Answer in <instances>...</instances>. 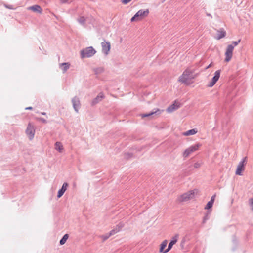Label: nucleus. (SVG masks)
<instances>
[{"label": "nucleus", "instance_id": "f257e3e1", "mask_svg": "<svg viewBox=\"0 0 253 253\" xmlns=\"http://www.w3.org/2000/svg\"><path fill=\"white\" fill-rule=\"evenodd\" d=\"M199 73L197 69L190 66L186 68L182 74L178 77V81L186 85H190L194 82V80L198 77Z\"/></svg>", "mask_w": 253, "mask_h": 253}, {"label": "nucleus", "instance_id": "f03ea898", "mask_svg": "<svg viewBox=\"0 0 253 253\" xmlns=\"http://www.w3.org/2000/svg\"><path fill=\"white\" fill-rule=\"evenodd\" d=\"M199 191L198 189H195L185 192L177 198V200L179 202L188 201L193 199L196 195H198Z\"/></svg>", "mask_w": 253, "mask_h": 253}, {"label": "nucleus", "instance_id": "7ed1b4c3", "mask_svg": "<svg viewBox=\"0 0 253 253\" xmlns=\"http://www.w3.org/2000/svg\"><path fill=\"white\" fill-rule=\"evenodd\" d=\"M241 40L239 39L237 41H234L232 42V44H229L227 46L226 51L225 53V58L224 61L226 62H229L232 58L233 50L234 47L238 45L240 42Z\"/></svg>", "mask_w": 253, "mask_h": 253}, {"label": "nucleus", "instance_id": "20e7f679", "mask_svg": "<svg viewBox=\"0 0 253 253\" xmlns=\"http://www.w3.org/2000/svg\"><path fill=\"white\" fill-rule=\"evenodd\" d=\"M149 13V11L148 9L140 10L131 18L130 21L132 22L140 21L146 17Z\"/></svg>", "mask_w": 253, "mask_h": 253}, {"label": "nucleus", "instance_id": "39448f33", "mask_svg": "<svg viewBox=\"0 0 253 253\" xmlns=\"http://www.w3.org/2000/svg\"><path fill=\"white\" fill-rule=\"evenodd\" d=\"M95 53V50L92 46H90L82 50L81 51V56L82 58H88L92 56Z\"/></svg>", "mask_w": 253, "mask_h": 253}, {"label": "nucleus", "instance_id": "423d86ee", "mask_svg": "<svg viewBox=\"0 0 253 253\" xmlns=\"http://www.w3.org/2000/svg\"><path fill=\"white\" fill-rule=\"evenodd\" d=\"M201 146V144L199 143L191 146L184 151L183 156L185 158L188 157L191 153L198 150Z\"/></svg>", "mask_w": 253, "mask_h": 253}, {"label": "nucleus", "instance_id": "0eeeda50", "mask_svg": "<svg viewBox=\"0 0 253 253\" xmlns=\"http://www.w3.org/2000/svg\"><path fill=\"white\" fill-rule=\"evenodd\" d=\"M246 162V157H245L242 161H241L237 168L236 170V174L237 175H242V172L245 169V165Z\"/></svg>", "mask_w": 253, "mask_h": 253}, {"label": "nucleus", "instance_id": "6e6552de", "mask_svg": "<svg viewBox=\"0 0 253 253\" xmlns=\"http://www.w3.org/2000/svg\"><path fill=\"white\" fill-rule=\"evenodd\" d=\"M220 73H221V70H218L215 71V72L214 74V76L212 78L211 81H210L208 85V87H212L219 80L220 76Z\"/></svg>", "mask_w": 253, "mask_h": 253}, {"label": "nucleus", "instance_id": "1a4fd4ad", "mask_svg": "<svg viewBox=\"0 0 253 253\" xmlns=\"http://www.w3.org/2000/svg\"><path fill=\"white\" fill-rule=\"evenodd\" d=\"M26 132L30 139H32L34 138L35 135V129L33 126L30 123L28 124Z\"/></svg>", "mask_w": 253, "mask_h": 253}, {"label": "nucleus", "instance_id": "9d476101", "mask_svg": "<svg viewBox=\"0 0 253 253\" xmlns=\"http://www.w3.org/2000/svg\"><path fill=\"white\" fill-rule=\"evenodd\" d=\"M101 46L102 48V52L107 55L111 48V44L110 42L104 41L101 43Z\"/></svg>", "mask_w": 253, "mask_h": 253}, {"label": "nucleus", "instance_id": "9b49d317", "mask_svg": "<svg viewBox=\"0 0 253 253\" xmlns=\"http://www.w3.org/2000/svg\"><path fill=\"white\" fill-rule=\"evenodd\" d=\"M124 224L122 223H120L116 227L115 229L111 230L109 233L108 236L107 237V238L109 237L110 236L114 235L120 231L121 229L124 227Z\"/></svg>", "mask_w": 253, "mask_h": 253}, {"label": "nucleus", "instance_id": "f8f14e48", "mask_svg": "<svg viewBox=\"0 0 253 253\" xmlns=\"http://www.w3.org/2000/svg\"><path fill=\"white\" fill-rule=\"evenodd\" d=\"M179 107V104L178 103L175 102L173 104L171 105L167 109V111L168 113H171L173 111L177 110Z\"/></svg>", "mask_w": 253, "mask_h": 253}, {"label": "nucleus", "instance_id": "ddd939ff", "mask_svg": "<svg viewBox=\"0 0 253 253\" xmlns=\"http://www.w3.org/2000/svg\"><path fill=\"white\" fill-rule=\"evenodd\" d=\"M177 241V236H174L173 237L172 240L170 241V242L169 243L168 245V248L167 249L165 250V252H164V253H166L168 252L172 247L173 245L175 244Z\"/></svg>", "mask_w": 253, "mask_h": 253}, {"label": "nucleus", "instance_id": "4468645a", "mask_svg": "<svg viewBox=\"0 0 253 253\" xmlns=\"http://www.w3.org/2000/svg\"><path fill=\"white\" fill-rule=\"evenodd\" d=\"M68 186V184L67 183H64L63 184L62 188L60 190H59L58 192L57 196L58 198L61 197L63 195L65 191L67 190Z\"/></svg>", "mask_w": 253, "mask_h": 253}, {"label": "nucleus", "instance_id": "2eb2a0df", "mask_svg": "<svg viewBox=\"0 0 253 253\" xmlns=\"http://www.w3.org/2000/svg\"><path fill=\"white\" fill-rule=\"evenodd\" d=\"M27 9L34 12H37L39 13H41L42 12V9L39 5H38L29 7Z\"/></svg>", "mask_w": 253, "mask_h": 253}, {"label": "nucleus", "instance_id": "dca6fc26", "mask_svg": "<svg viewBox=\"0 0 253 253\" xmlns=\"http://www.w3.org/2000/svg\"><path fill=\"white\" fill-rule=\"evenodd\" d=\"M215 196L216 195H214L211 197V200L207 203V204L205 206V209H209L212 207L214 201L215 200Z\"/></svg>", "mask_w": 253, "mask_h": 253}, {"label": "nucleus", "instance_id": "f3484780", "mask_svg": "<svg viewBox=\"0 0 253 253\" xmlns=\"http://www.w3.org/2000/svg\"><path fill=\"white\" fill-rule=\"evenodd\" d=\"M226 36V32L223 29H220L218 31L217 35L216 37L217 40H219L222 38L225 37Z\"/></svg>", "mask_w": 253, "mask_h": 253}, {"label": "nucleus", "instance_id": "a211bd4d", "mask_svg": "<svg viewBox=\"0 0 253 253\" xmlns=\"http://www.w3.org/2000/svg\"><path fill=\"white\" fill-rule=\"evenodd\" d=\"M74 108L76 112L78 111V108L80 107V103L78 98H74L72 100Z\"/></svg>", "mask_w": 253, "mask_h": 253}, {"label": "nucleus", "instance_id": "6ab92c4d", "mask_svg": "<svg viewBox=\"0 0 253 253\" xmlns=\"http://www.w3.org/2000/svg\"><path fill=\"white\" fill-rule=\"evenodd\" d=\"M197 133V130L195 128L184 132L182 135L184 136L193 135Z\"/></svg>", "mask_w": 253, "mask_h": 253}, {"label": "nucleus", "instance_id": "aec40b11", "mask_svg": "<svg viewBox=\"0 0 253 253\" xmlns=\"http://www.w3.org/2000/svg\"><path fill=\"white\" fill-rule=\"evenodd\" d=\"M55 149L58 151L59 152H62L64 148L61 142H57L55 144Z\"/></svg>", "mask_w": 253, "mask_h": 253}, {"label": "nucleus", "instance_id": "412c9836", "mask_svg": "<svg viewBox=\"0 0 253 253\" xmlns=\"http://www.w3.org/2000/svg\"><path fill=\"white\" fill-rule=\"evenodd\" d=\"M167 240H165L163 241L162 243L160 244V248L159 252L160 253H164V252H165V250H164V249L166 247L167 245Z\"/></svg>", "mask_w": 253, "mask_h": 253}, {"label": "nucleus", "instance_id": "4be33fe9", "mask_svg": "<svg viewBox=\"0 0 253 253\" xmlns=\"http://www.w3.org/2000/svg\"><path fill=\"white\" fill-rule=\"evenodd\" d=\"M70 64L69 63H64L60 64V67L63 72H65L69 68Z\"/></svg>", "mask_w": 253, "mask_h": 253}, {"label": "nucleus", "instance_id": "5701e85b", "mask_svg": "<svg viewBox=\"0 0 253 253\" xmlns=\"http://www.w3.org/2000/svg\"><path fill=\"white\" fill-rule=\"evenodd\" d=\"M68 237H69V236L67 234H65L64 235V236L63 237V238L60 241V244L61 245L64 244L66 243V242L67 241V239H68Z\"/></svg>", "mask_w": 253, "mask_h": 253}, {"label": "nucleus", "instance_id": "b1692460", "mask_svg": "<svg viewBox=\"0 0 253 253\" xmlns=\"http://www.w3.org/2000/svg\"><path fill=\"white\" fill-rule=\"evenodd\" d=\"M160 112V113H161L162 111L159 109H157L154 112H152L149 114H143L142 115V117H148V116H151L155 113H156L157 112Z\"/></svg>", "mask_w": 253, "mask_h": 253}, {"label": "nucleus", "instance_id": "393cba45", "mask_svg": "<svg viewBox=\"0 0 253 253\" xmlns=\"http://www.w3.org/2000/svg\"><path fill=\"white\" fill-rule=\"evenodd\" d=\"M249 204L251 209L252 210V211H253V197L250 199Z\"/></svg>", "mask_w": 253, "mask_h": 253}, {"label": "nucleus", "instance_id": "a878e982", "mask_svg": "<svg viewBox=\"0 0 253 253\" xmlns=\"http://www.w3.org/2000/svg\"><path fill=\"white\" fill-rule=\"evenodd\" d=\"M132 0H121V2L124 4H126L130 2Z\"/></svg>", "mask_w": 253, "mask_h": 253}, {"label": "nucleus", "instance_id": "bb28decb", "mask_svg": "<svg viewBox=\"0 0 253 253\" xmlns=\"http://www.w3.org/2000/svg\"><path fill=\"white\" fill-rule=\"evenodd\" d=\"M40 121H41L43 123H46V120L44 119H42V118H39V119Z\"/></svg>", "mask_w": 253, "mask_h": 253}, {"label": "nucleus", "instance_id": "cd10ccee", "mask_svg": "<svg viewBox=\"0 0 253 253\" xmlns=\"http://www.w3.org/2000/svg\"><path fill=\"white\" fill-rule=\"evenodd\" d=\"M208 219V215L206 216L203 219V222L205 223L206 221Z\"/></svg>", "mask_w": 253, "mask_h": 253}, {"label": "nucleus", "instance_id": "c85d7f7f", "mask_svg": "<svg viewBox=\"0 0 253 253\" xmlns=\"http://www.w3.org/2000/svg\"><path fill=\"white\" fill-rule=\"evenodd\" d=\"M61 3H66L69 0H60Z\"/></svg>", "mask_w": 253, "mask_h": 253}, {"label": "nucleus", "instance_id": "c756f323", "mask_svg": "<svg viewBox=\"0 0 253 253\" xmlns=\"http://www.w3.org/2000/svg\"><path fill=\"white\" fill-rule=\"evenodd\" d=\"M26 110H28V109L31 110V109H32V108L31 107H29L26 108Z\"/></svg>", "mask_w": 253, "mask_h": 253}, {"label": "nucleus", "instance_id": "7c9ffc66", "mask_svg": "<svg viewBox=\"0 0 253 253\" xmlns=\"http://www.w3.org/2000/svg\"><path fill=\"white\" fill-rule=\"evenodd\" d=\"M212 66V63H211L207 67V69L211 67Z\"/></svg>", "mask_w": 253, "mask_h": 253}, {"label": "nucleus", "instance_id": "2f4dec72", "mask_svg": "<svg viewBox=\"0 0 253 253\" xmlns=\"http://www.w3.org/2000/svg\"><path fill=\"white\" fill-rule=\"evenodd\" d=\"M208 16H211V14H208Z\"/></svg>", "mask_w": 253, "mask_h": 253}, {"label": "nucleus", "instance_id": "473e14b6", "mask_svg": "<svg viewBox=\"0 0 253 253\" xmlns=\"http://www.w3.org/2000/svg\"><path fill=\"white\" fill-rule=\"evenodd\" d=\"M42 114H43V115H45V113H42Z\"/></svg>", "mask_w": 253, "mask_h": 253}]
</instances>
